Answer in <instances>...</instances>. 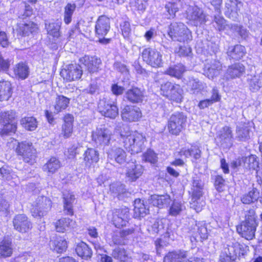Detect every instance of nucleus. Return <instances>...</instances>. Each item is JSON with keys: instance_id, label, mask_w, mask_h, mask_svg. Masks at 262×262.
Here are the masks:
<instances>
[{"instance_id": "nucleus-1", "label": "nucleus", "mask_w": 262, "mask_h": 262, "mask_svg": "<svg viewBox=\"0 0 262 262\" xmlns=\"http://www.w3.org/2000/svg\"><path fill=\"white\" fill-rule=\"evenodd\" d=\"M120 135L123 146L132 154L141 152L145 148L146 138L142 134L138 132L121 131Z\"/></svg>"}, {"instance_id": "nucleus-2", "label": "nucleus", "mask_w": 262, "mask_h": 262, "mask_svg": "<svg viewBox=\"0 0 262 262\" xmlns=\"http://www.w3.org/2000/svg\"><path fill=\"white\" fill-rule=\"evenodd\" d=\"M15 151L19 159L25 163L32 165L35 162L37 151L31 142L25 141L18 142Z\"/></svg>"}, {"instance_id": "nucleus-3", "label": "nucleus", "mask_w": 262, "mask_h": 262, "mask_svg": "<svg viewBox=\"0 0 262 262\" xmlns=\"http://www.w3.org/2000/svg\"><path fill=\"white\" fill-rule=\"evenodd\" d=\"M112 136V132L104 125L97 127L91 134L92 141L97 146L103 147V149L110 145Z\"/></svg>"}, {"instance_id": "nucleus-4", "label": "nucleus", "mask_w": 262, "mask_h": 262, "mask_svg": "<svg viewBox=\"0 0 262 262\" xmlns=\"http://www.w3.org/2000/svg\"><path fill=\"white\" fill-rule=\"evenodd\" d=\"M168 34L172 40L180 42L191 40L192 37L191 32L183 23L171 24Z\"/></svg>"}, {"instance_id": "nucleus-5", "label": "nucleus", "mask_w": 262, "mask_h": 262, "mask_svg": "<svg viewBox=\"0 0 262 262\" xmlns=\"http://www.w3.org/2000/svg\"><path fill=\"white\" fill-rule=\"evenodd\" d=\"M187 121V116L183 112L173 113L169 118L167 127L169 132L174 135H178L184 128Z\"/></svg>"}, {"instance_id": "nucleus-6", "label": "nucleus", "mask_w": 262, "mask_h": 262, "mask_svg": "<svg viewBox=\"0 0 262 262\" xmlns=\"http://www.w3.org/2000/svg\"><path fill=\"white\" fill-rule=\"evenodd\" d=\"M141 56L143 60L152 68L163 67L162 55L155 49L150 47L144 48L141 52Z\"/></svg>"}, {"instance_id": "nucleus-7", "label": "nucleus", "mask_w": 262, "mask_h": 262, "mask_svg": "<svg viewBox=\"0 0 262 262\" xmlns=\"http://www.w3.org/2000/svg\"><path fill=\"white\" fill-rule=\"evenodd\" d=\"M98 108L102 115L111 119H115L119 114L116 102L108 97L99 100Z\"/></svg>"}, {"instance_id": "nucleus-8", "label": "nucleus", "mask_w": 262, "mask_h": 262, "mask_svg": "<svg viewBox=\"0 0 262 262\" xmlns=\"http://www.w3.org/2000/svg\"><path fill=\"white\" fill-rule=\"evenodd\" d=\"M51 208V200L46 196H39L32 205L31 213L35 217H41L46 215Z\"/></svg>"}, {"instance_id": "nucleus-9", "label": "nucleus", "mask_w": 262, "mask_h": 262, "mask_svg": "<svg viewBox=\"0 0 262 262\" xmlns=\"http://www.w3.org/2000/svg\"><path fill=\"white\" fill-rule=\"evenodd\" d=\"M248 247L238 243V242L232 243L231 245H227L222 251L223 255H226L232 258V259H236L237 257L244 256L247 253Z\"/></svg>"}, {"instance_id": "nucleus-10", "label": "nucleus", "mask_w": 262, "mask_h": 262, "mask_svg": "<svg viewBox=\"0 0 262 262\" xmlns=\"http://www.w3.org/2000/svg\"><path fill=\"white\" fill-rule=\"evenodd\" d=\"M187 19L194 26H201L206 21V15L203 10L197 7H190L187 12Z\"/></svg>"}, {"instance_id": "nucleus-11", "label": "nucleus", "mask_w": 262, "mask_h": 262, "mask_svg": "<svg viewBox=\"0 0 262 262\" xmlns=\"http://www.w3.org/2000/svg\"><path fill=\"white\" fill-rule=\"evenodd\" d=\"M258 222H253L249 220L243 221L237 231L241 236L247 240H251L255 237V233Z\"/></svg>"}, {"instance_id": "nucleus-12", "label": "nucleus", "mask_w": 262, "mask_h": 262, "mask_svg": "<svg viewBox=\"0 0 262 262\" xmlns=\"http://www.w3.org/2000/svg\"><path fill=\"white\" fill-rule=\"evenodd\" d=\"M14 229L20 233H26L32 227V224L28 217L24 214L16 215L13 219Z\"/></svg>"}, {"instance_id": "nucleus-13", "label": "nucleus", "mask_w": 262, "mask_h": 262, "mask_svg": "<svg viewBox=\"0 0 262 262\" xmlns=\"http://www.w3.org/2000/svg\"><path fill=\"white\" fill-rule=\"evenodd\" d=\"M111 29L110 18L105 15H102L97 18L95 27L96 35L98 37H104Z\"/></svg>"}, {"instance_id": "nucleus-14", "label": "nucleus", "mask_w": 262, "mask_h": 262, "mask_svg": "<svg viewBox=\"0 0 262 262\" xmlns=\"http://www.w3.org/2000/svg\"><path fill=\"white\" fill-rule=\"evenodd\" d=\"M129 219V209L127 207L115 209L113 212V224L117 228L126 226Z\"/></svg>"}, {"instance_id": "nucleus-15", "label": "nucleus", "mask_w": 262, "mask_h": 262, "mask_svg": "<svg viewBox=\"0 0 262 262\" xmlns=\"http://www.w3.org/2000/svg\"><path fill=\"white\" fill-rule=\"evenodd\" d=\"M83 73L81 66L77 64H69L67 69L61 72L64 79L71 81L79 79Z\"/></svg>"}, {"instance_id": "nucleus-16", "label": "nucleus", "mask_w": 262, "mask_h": 262, "mask_svg": "<svg viewBox=\"0 0 262 262\" xmlns=\"http://www.w3.org/2000/svg\"><path fill=\"white\" fill-rule=\"evenodd\" d=\"M142 117L140 108L136 106L127 105L121 111V117L124 121L134 122Z\"/></svg>"}, {"instance_id": "nucleus-17", "label": "nucleus", "mask_w": 262, "mask_h": 262, "mask_svg": "<svg viewBox=\"0 0 262 262\" xmlns=\"http://www.w3.org/2000/svg\"><path fill=\"white\" fill-rule=\"evenodd\" d=\"M222 71V63L219 60L214 59L205 65L204 74L209 79H213L214 78L217 77Z\"/></svg>"}, {"instance_id": "nucleus-18", "label": "nucleus", "mask_w": 262, "mask_h": 262, "mask_svg": "<svg viewBox=\"0 0 262 262\" xmlns=\"http://www.w3.org/2000/svg\"><path fill=\"white\" fill-rule=\"evenodd\" d=\"M79 61L87 68L90 73L97 72L102 63L100 58L95 56L85 55L79 59Z\"/></svg>"}, {"instance_id": "nucleus-19", "label": "nucleus", "mask_w": 262, "mask_h": 262, "mask_svg": "<svg viewBox=\"0 0 262 262\" xmlns=\"http://www.w3.org/2000/svg\"><path fill=\"white\" fill-rule=\"evenodd\" d=\"M245 72V66L239 62L229 66L224 75L227 80L239 78Z\"/></svg>"}, {"instance_id": "nucleus-20", "label": "nucleus", "mask_w": 262, "mask_h": 262, "mask_svg": "<svg viewBox=\"0 0 262 262\" xmlns=\"http://www.w3.org/2000/svg\"><path fill=\"white\" fill-rule=\"evenodd\" d=\"M191 233V241L198 242L205 239L208 237V232L205 224L203 223H196L194 227L190 230Z\"/></svg>"}, {"instance_id": "nucleus-21", "label": "nucleus", "mask_w": 262, "mask_h": 262, "mask_svg": "<svg viewBox=\"0 0 262 262\" xmlns=\"http://www.w3.org/2000/svg\"><path fill=\"white\" fill-rule=\"evenodd\" d=\"M124 97L132 103H142L144 98V92L137 87H132L125 92Z\"/></svg>"}, {"instance_id": "nucleus-22", "label": "nucleus", "mask_w": 262, "mask_h": 262, "mask_svg": "<svg viewBox=\"0 0 262 262\" xmlns=\"http://www.w3.org/2000/svg\"><path fill=\"white\" fill-rule=\"evenodd\" d=\"M106 152L108 159L114 160L120 164L126 161V152L121 147H113L107 149Z\"/></svg>"}, {"instance_id": "nucleus-23", "label": "nucleus", "mask_w": 262, "mask_h": 262, "mask_svg": "<svg viewBox=\"0 0 262 262\" xmlns=\"http://www.w3.org/2000/svg\"><path fill=\"white\" fill-rule=\"evenodd\" d=\"M251 130L249 122H241L236 127L235 139L242 142H245L250 139Z\"/></svg>"}, {"instance_id": "nucleus-24", "label": "nucleus", "mask_w": 262, "mask_h": 262, "mask_svg": "<svg viewBox=\"0 0 262 262\" xmlns=\"http://www.w3.org/2000/svg\"><path fill=\"white\" fill-rule=\"evenodd\" d=\"M247 80L251 91L253 92L258 91L262 88V72L248 74Z\"/></svg>"}, {"instance_id": "nucleus-25", "label": "nucleus", "mask_w": 262, "mask_h": 262, "mask_svg": "<svg viewBox=\"0 0 262 262\" xmlns=\"http://www.w3.org/2000/svg\"><path fill=\"white\" fill-rule=\"evenodd\" d=\"M150 203L158 208L167 207L171 202L170 196L168 194H154L150 196Z\"/></svg>"}, {"instance_id": "nucleus-26", "label": "nucleus", "mask_w": 262, "mask_h": 262, "mask_svg": "<svg viewBox=\"0 0 262 262\" xmlns=\"http://www.w3.org/2000/svg\"><path fill=\"white\" fill-rule=\"evenodd\" d=\"M243 167L248 170H257L259 167V158L255 155H250L242 158Z\"/></svg>"}, {"instance_id": "nucleus-27", "label": "nucleus", "mask_w": 262, "mask_h": 262, "mask_svg": "<svg viewBox=\"0 0 262 262\" xmlns=\"http://www.w3.org/2000/svg\"><path fill=\"white\" fill-rule=\"evenodd\" d=\"M143 168L141 165L133 164L126 172L127 180L130 182L136 181L143 173Z\"/></svg>"}, {"instance_id": "nucleus-28", "label": "nucleus", "mask_w": 262, "mask_h": 262, "mask_svg": "<svg viewBox=\"0 0 262 262\" xmlns=\"http://www.w3.org/2000/svg\"><path fill=\"white\" fill-rule=\"evenodd\" d=\"M83 160L86 166L90 167L93 163H96L99 160V155L98 151L94 148H88L83 155Z\"/></svg>"}, {"instance_id": "nucleus-29", "label": "nucleus", "mask_w": 262, "mask_h": 262, "mask_svg": "<svg viewBox=\"0 0 262 262\" xmlns=\"http://www.w3.org/2000/svg\"><path fill=\"white\" fill-rule=\"evenodd\" d=\"M60 167V161L56 157H52L43 165L42 170L50 175L56 172Z\"/></svg>"}, {"instance_id": "nucleus-30", "label": "nucleus", "mask_w": 262, "mask_h": 262, "mask_svg": "<svg viewBox=\"0 0 262 262\" xmlns=\"http://www.w3.org/2000/svg\"><path fill=\"white\" fill-rule=\"evenodd\" d=\"M63 208L66 214L73 215V203L75 200V195L72 193L67 192L63 194Z\"/></svg>"}, {"instance_id": "nucleus-31", "label": "nucleus", "mask_w": 262, "mask_h": 262, "mask_svg": "<svg viewBox=\"0 0 262 262\" xmlns=\"http://www.w3.org/2000/svg\"><path fill=\"white\" fill-rule=\"evenodd\" d=\"M75 251L79 256L86 260L91 258L92 255V249L86 243L83 242L77 244Z\"/></svg>"}, {"instance_id": "nucleus-32", "label": "nucleus", "mask_w": 262, "mask_h": 262, "mask_svg": "<svg viewBox=\"0 0 262 262\" xmlns=\"http://www.w3.org/2000/svg\"><path fill=\"white\" fill-rule=\"evenodd\" d=\"M0 179L7 181L16 183L17 176L9 166L5 165L0 167Z\"/></svg>"}, {"instance_id": "nucleus-33", "label": "nucleus", "mask_w": 262, "mask_h": 262, "mask_svg": "<svg viewBox=\"0 0 262 262\" xmlns=\"http://www.w3.org/2000/svg\"><path fill=\"white\" fill-rule=\"evenodd\" d=\"M186 257V252H169L164 256L163 262H184Z\"/></svg>"}, {"instance_id": "nucleus-34", "label": "nucleus", "mask_w": 262, "mask_h": 262, "mask_svg": "<svg viewBox=\"0 0 262 262\" xmlns=\"http://www.w3.org/2000/svg\"><path fill=\"white\" fill-rule=\"evenodd\" d=\"M134 216L135 217H144L149 212L143 200L136 199L134 201Z\"/></svg>"}, {"instance_id": "nucleus-35", "label": "nucleus", "mask_w": 262, "mask_h": 262, "mask_svg": "<svg viewBox=\"0 0 262 262\" xmlns=\"http://www.w3.org/2000/svg\"><path fill=\"white\" fill-rule=\"evenodd\" d=\"M260 197L259 190L256 188H253L248 193L243 195L241 200L242 202L245 204H250L257 202Z\"/></svg>"}, {"instance_id": "nucleus-36", "label": "nucleus", "mask_w": 262, "mask_h": 262, "mask_svg": "<svg viewBox=\"0 0 262 262\" xmlns=\"http://www.w3.org/2000/svg\"><path fill=\"white\" fill-rule=\"evenodd\" d=\"M188 86L191 93L197 94L199 92L206 90L207 85L198 79L191 78L188 81Z\"/></svg>"}, {"instance_id": "nucleus-37", "label": "nucleus", "mask_w": 262, "mask_h": 262, "mask_svg": "<svg viewBox=\"0 0 262 262\" xmlns=\"http://www.w3.org/2000/svg\"><path fill=\"white\" fill-rule=\"evenodd\" d=\"M12 94L11 84L8 81H0V101L8 100Z\"/></svg>"}, {"instance_id": "nucleus-38", "label": "nucleus", "mask_w": 262, "mask_h": 262, "mask_svg": "<svg viewBox=\"0 0 262 262\" xmlns=\"http://www.w3.org/2000/svg\"><path fill=\"white\" fill-rule=\"evenodd\" d=\"M70 103V99L63 96L57 95L54 104V113H58L65 110Z\"/></svg>"}, {"instance_id": "nucleus-39", "label": "nucleus", "mask_w": 262, "mask_h": 262, "mask_svg": "<svg viewBox=\"0 0 262 262\" xmlns=\"http://www.w3.org/2000/svg\"><path fill=\"white\" fill-rule=\"evenodd\" d=\"M245 53V48L241 45H236L234 47L229 48L227 52L228 56L235 60L241 59Z\"/></svg>"}, {"instance_id": "nucleus-40", "label": "nucleus", "mask_w": 262, "mask_h": 262, "mask_svg": "<svg viewBox=\"0 0 262 262\" xmlns=\"http://www.w3.org/2000/svg\"><path fill=\"white\" fill-rule=\"evenodd\" d=\"M12 242L8 239H4L0 244V258H6L12 254Z\"/></svg>"}, {"instance_id": "nucleus-41", "label": "nucleus", "mask_w": 262, "mask_h": 262, "mask_svg": "<svg viewBox=\"0 0 262 262\" xmlns=\"http://www.w3.org/2000/svg\"><path fill=\"white\" fill-rule=\"evenodd\" d=\"M191 189L192 191V194L190 205L192 208H194L196 211L199 212L201 210V208L198 205V201L204 194V189L197 188Z\"/></svg>"}, {"instance_id": "nucleus-42", "label": "nucleus", "mask_w": 262, "mask_h": 262, "mask_svg": "<svg viewBox=\"0 0 262 262\" xmlns=\"http://www.w3.org/2000/svg\"><path fill=\"white\" fill-rule=\"evenodd\" d=\"M74 224V222L69 218H62L55 224V228L57 232H64Z\"/></svg>"}, {"instance_id": "nucleus-43", "label": "nucleus", "mask_w": 262, "mask_h": 262, "mask_svg": "<svg viewBox=\"0 0 262 262\" xmlns=\"http://www.w3.org/2000/svg\"><path fill=\"white\" fill-rule=\"evenodd\" d=\"M36 25L32 22L28 24H20L17 29L18 33L21 36H28L36 30Z\"/></svg>"}, {"instance_id": "nucleus-44", "label": "nucleus", "mask_w": 262, "mask_h": 262, "mask_svg": "<svg viewBox=\"0 0 262 262\" xmlns=\"http://www.w3.org/2000/svg\"><path fill=\"white\" fill-rule=\"evenodd\" d=\"M185 71V68L182 64H178L170 67L166 71V73L171 76L181 78Z\"/></svg>"}, {"instance_id": "nucleus-45", "label": "nucleus", "mask_w": 262, "mask_h": 262, "mask_svg": "<svg viewBox=\"0 0 262 262\" xmlns=\"http://www.w3.org/2000/svg\"><path fill=\"white\" fill-rule=\"evenodd\" d=\"M172 89L169 93L167 98L169 99L176 101L177 103L181 102L182 99L183 90L179 84H174L172 87Z\"/></svg>"}, {"instance_id": "nucleus-46", "label": "nucleus", "mask_w": 262, "mask_h": 262, "mask_svg": "<svg viewBox=\"0 0 262 262\" xmlns=\"http://www.w3.org/2000/svg\"><path fill=\"white\" fill-rule=\"evenodd\" d=\"M20 124L28 130H34L37 126V122L33 117H25L20 120Z\"/></svg>"}, {"instance_id": "nucleus-47", "label": "nucleus", "mask_w": 262, "mask_h": 262, "mask_svg": "<svg viewBox=\"0 0 262 262\" xmlns=\"http://www.w3.org/2000/svg\"><path fill=\"white\" fill-rule=\"evenodd\" d=\"M14 71L15 75L22 79L27 78L29 73L28 67L24 62L18 63L14 68Z\"/></svg>"}, {"instance_id": "nucleus-48", "label": "nucleus", "mask_w": 262, "mask_h": 262, "mask_svg": "<svg viewBox=\"0 0 262 262\" xmlns=\"http://www.w3.org/2000/svg\"><path fill=\"white\" fill-rule=\"evenodd\" d=\"M51 245L53 250L57 253L63 252L67 248V241L61 237L57 238L56 239L51 241Z\"/></svg>"}, {"instance_id": "nucleus-49", "label": "nucleus", "mask_w": 262, "mask_h": 262, "mask_svg": "<svg viewBox=\"0 0 262 262\" xmlns=\"http://www.w3.org/2000/svg\"><path fill=\"white\" fill-rule=\"evenodd\" d=\"M232 136V132L229 126H224L221 130L220 139L222 142L231 144Z\"/></svg>"}, {"instance_id": "nucleus-50", "label": "nucleus", "mask_w": 262, "mask_h": 262, "mask_svg": "<svg viewBox=\"0 0 262 262\" xmlns=\"http://www.w3.org/2000/svg\"><path fill=\"white\" fill-rule=\"evenodd\" d=\"M129 5L133 10L143 12L146 9L147 0H130Z\"/></svg>"}, {"instance_id": "nucleus-51", "label": "nucleus", "mask_w": 262, "mask_h": 262, "mask_svg": "<svg viewBox=\"0 0 262 262\" xmlns=\"http://www.w3.org/2000/svg\"><path fill=\"white\" fill-rule=\"evenodd\" d=\"M15 113L12 110L2 112L0 113V123L5 124L15 120Z\"/></svg>"}, {"instance_id": "nucleus-52", "label": "nucleus", "mask_w": 262, "mask_h": 262, "mask_svg": "<svg viewBox=\"0 0 262 262\" xmlns=\"http://www.w3.org/2000/svg\"><path fill=\"white\" fill-rule=\"evenodd\" d=\"M76 5L75 4L69 3L64 8V21L66 24H69L72 20V16L75 10Z\"/></svg>"}, {"instance_id": "nucleus-53", "label": "nucleus", "mask_w": 262, "mask_h": 262, "mask_svg": "<svg viewBox=\"0 0 262 262\" xmlns=\"http://www.w3.org/2000/svg\"><path fill=\"white\" fill-rule=\"evenodd\" d=\"M164 221H165V220H157L148 229V231L152 234L160 232L163 230L164 228Z\"/></svg>"}, {"instance_id": "nucleus-54", "label": "nucleus", "mask_w": 262, "mask_h": 262, "mask_svg": "<svg viewBox=\"0 0 262 262\" xmlns=\"http://www.w3.org/2000/svg\"><path fill=\"white\" fill-rule=\"evenodd\" d=\"M2 125L3 126L1 132L2 136L8 135L11 133H14L16 130L17 126L15 120L12 121V122H8L5 124Z\"/></svg>"}, {"instance_id": "nucleus-55", "label": "nucleus", "mask_w": 262, "mask_h": 262, "mask_svg": "<svg viewBox=\"0 0 262 262\" xmlns=\"http://www.w3.org/2000/svg\"><path fill=\"white\" fill-rule=\"evenodd\" d=\"M112 255L119 261L128 257L125 249L120 247H116L113 250Z\"/></svg>"}, {"instance_id": "nucleus-56", "label": "nucleus", "mask_w": 262, "mask_h": 262, "mask_svg": "<svg viewBox=\"0 0 262 262\" xmlns=\"http://www.w3.org/2000/svg\"><path fill=\"white\" fill-rule=\"evenodd\" d=\"M60 26L58 23H50L47 27L48 34L54 37L58 38L60 36Z\"/></svg>"}, {"instance_id": "nucleus-57", "label": "nucleus", "mask_w": 262, "mask_h": 262, "mask_svg": "<svg viewBox=\"0 0 262 262\" xmlns=\"http://www.w3.org/2000/svg\"><path fill=\"white\" fill-rule=\"evenodd\" d=\"M143 160L148 162L151 164H155L158 161L157 154L151 149H148L143 154Z\"/></svg>"}, {"instance_id": "nucleus-58", "label": "nucleus", "mask_w": 262, "mask_h": 262, "mask_svg": "<svg viewBox=\"0 0 262 262\" xmlns=\"http://www.w3.org/2000/svg\"><path fill=\"white\" fill-rule=\"evenodd\" d=\"M184 208V206L180 202L174 201L169 208V213L172 216H176L180 214Z\"/></svg>"}, {"instance_id": "nucleus-59", "label": "nucleus", "mask_w": 262, "mask_h": 262, "mask_svg": "<svg viewBox=\"0 0 262 262\" xmlns=\"http://www.w3.org/2000/svg\"><path fill=\"white\" fill-rule=\"evenodd\" d=\"M165 9L168 15V18H174L176 13L178 11L179 8L176 3H168L165 6Z\"/></svg>"}, {"instance_id": "nucleus-60", "label": "nucleus", "mask_w": 262, "mask_h": 262, "mask_svg": "<svg viewBox=\"0 0 262 262\" xmlns=\"http://www.w3.org/2000/svg\"><path fill=\"white\" fill-rule=\"evenodd\" d=\"M174 52L180 56L190 57L192 55L191 48L188 46H180L174 50Z\"/></svg>"}, {"instance_id": "nucleus-61", "label": "nucleus", "mask_w": 262, "mask_h": 262, "mask_svg": "<svg viewBox=\"0 0 262 262\" xmlns=\"http://www.w3.org/2000/svg\"><path fill=\"white\" fill-rule=\"evenodd\" d=\"M110 191L115 195H119L125 192V185L117 182L110 185Z\"/></svg>"}, {"instance_id": "nucleus-62", "label": "nucleus", "mask_w": 262, "mask_h": 262, "mask_svg": "<svg viewBox=\"0 0 262 262\" xmlns=\"http://www.w3.org/2000/svg\"><path fill=\"white\" fill-rule=\"evenodd\" d=\"M256 207L253 206L245 211V220H249L251 222H258L255 212Z\"/></svg>"}, {"instance_id": "nucleus-63", "label": "nucleus", "mask_w": 262, "mask_h": 262, "mask_svg": "<svg viewBox=\"0 0 262 262\" xmlns=\"http://www.w3.org/2000/svg\"><path fill=\"white\" fill-rule=\"evenodd\" d=\"M122 35L125 38H128L131 34L130 24L127 21H124L120 25Z\"/></svg>"}, {"instance_id": "nucleus-64", "label": "nucleus", "mask_w": 262, "mask_h": 262, "mask_svg": "<svg viewBox=\"0 0 262 262\" xmlns=\"http://www.w3.org/2000/svg\"><path fill=\"white\" fill-rule=\"evenodd\" d=\"M226 5L228 9L231 11H237L242 6V3L238 0H229Z\"/></svg>"}]
</instances>
